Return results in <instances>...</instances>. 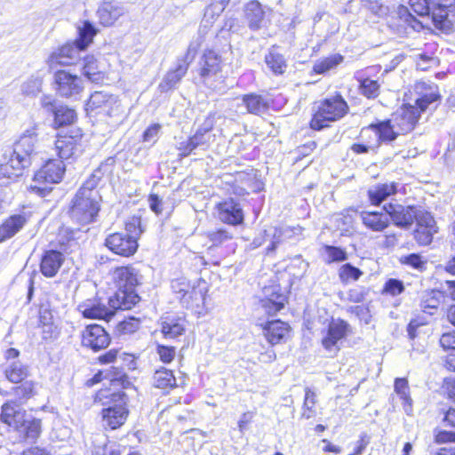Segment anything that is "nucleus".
Wrapping results in <instances>:
<instances>
[{"mask_svg": "<svg viewBox=\"0 0 455 455\" xmlns=\"http://www.w3.org/2000/svg\"><path fill=\"white\" fill-rule=\"evenodd\" d=\"M54 84L57 93L65 98L76 97L84 90L82 78L76 75H72L66 70H59L55 72Z\"/></svg>", "mask_w": 455, "mask_h": 455, "instance_id": "6e6552de", "label": "nucleus"}, {"mask_svg": "<svg viewBox=\"0 0 455 455\" xmlns=\"http://www.w3.org/2000/svg\"><path fill=\"white\" fill-rule=\"evenodd\" d=\"M53 115L54 125L56 127L70 125L76 118L75 110L64 105L58 106L56 110H54Z\"/></svg>", "mask_w": 455, "mask_h": 455, "instance_id": "58836bf2", "label": "nucleus"}, {"mask_svg": "<svg viewBox=\"0 0 455 455\" xmlns=\"http://www.w3.org/2000/svg\"><path fill=\"white\" fill-rule=\"evenodd\" d=\"M110 341L109 334L99 324L87 325L82 332V345L94 352L106 348Z\"/></svg>", "mask_w": 455, "mask_h": 455, "instance_id": "f8f14e48", "label": "nucleus"}, {"mask_svg": "<svg viewBox=\"0 0 455 455\" xmlns=\"http://www.w3.org/2000/svg\"><path fill=\"white\" fill-rule=\"evenodd\" d=\"M161 130L159 124H154L150 125L143 133V141L150 144H155L158 139V135Z\"/></svg>", "mask_w": 455, "mask_h": 455, "instance_id": "338daca9", "label": "nucleus"}, {"mask_svg": "<svg viewBox=\"0 0 455 455\" xmlns=\"http://www.w3.org/2000/svg\"><path fill=\"white\" fill-rule=\"evenodd\" d=\"M325 251L329 262L344 261L347 259V252L339 247L326 245Z\"/></svg>", "mask_w": 455, "mask_h": 455, "instance_id": "bf43d9fd", "label": "nucleus"}, {"mask_svg": "<svg viewBox=\"0 0 455 455\" xmlns=\"http://www.w3.org/2000/svg\"><path fill=\"white\" fill-rule=\"evenodd\" d=\"M265 62L275 75H283L287 68L286 60L283 56L274 48L265 56Z\"/></svg>", "mask_w": 455, "mask_h": 455, "instance_id": "e433bc0d", "label": "nucleus"}, {"mask_svg": "<svg viewBox=\"0 0 455 455\" xmlns=\"http://www.w3.org/2000/svg\"><path fill=\"white\" fill-rule=\"evenodd\" d=\"M44 77L40 73H36L28 77L21 84L22 94L28 97L36 96L42 90Z\"/></svg>", "mask_w": 455, "mask_h": 455, "instance_id": "ea45409f", "label": "nucleus"}, {"mask_svg": "<svg viewBox=\"0 0 455 455\" xmlns=\"http://www.w3.org/2000/svg\"><path fill=\"white\" fill-rule=\"evenodd\" d=\"M207 237L213 246H219L233 238V235L226 228H219L207 233Z\"/></svg>", "mask_w": 455, "mask_h": 455, "instance_id": "09e8293b", "label": "nucleus"}, {"mask_svg": "<svg viewBox=\"0 0 455 455\" xmlns=\"http://www.w3.org/2000/svg\"><path fill=\"white\" fill-rule=\"evenodd\" d=\"M199 47L200 42L198 41L189 44L182 63L179 64L174 70L169 71L159 84L158 88L162 92L173 89L180 83L186 75L189 63L195 59Z\"/></svg>", "mask_w": 455, "mask_h": 455, "instance_id": "0eeeda50", "label": "nucleus"}, {"mask_svg": "<svg viewBox=\"0 0 455 455\" xmlns=\"http://www.w3.org/2000/svg\"><path fill=\"white\" fill-rule=\"evenodd\" d=\"M348 105L341 95L327 98L320 102L314 115L310 126L314 130H321L331 122L342 118L348 112Z\"/></svg>", "mask_w": 455, "mask_h": 455, "instance_id": "20e7f679", "label": "nucleus"}, {"mask_svg": "<svg viewBox=\"0 0 455 455\" xmlns=\"http://www.w3.org/2000/svg\"><path fill=\"white\" fill-rule=\"evenodd\" d=\"M284 302L285 297L280 294L276 296L275 299H267L262 300V305L267 314L275 315L284 307Z\"/></svg>", "mask_w": 455, "mask_h": 455, "instance_id": "603ef678", "label": "nucleus"}, {"mask_svg": "<svg viewBox=\"0 0 455 455\" xmlns=\"http://www.w3.org/2000/svg\"><path fill=\"white\" fill-rule=\"evenodd\" d=\"M440 305V292L435 291H426L422 297L420 307L422 311L430 315L435 314V311Z\"/></svg>", "mask_w": 455, "mask_h": 455, "instance_id": "79ce46f5", "label": "nucleus"}, {"mask_svg": "<svg viewBox=\"0 0 455 455\" xmlns=\"http://www.w3.org/2000/svg\"><path fill=\"white\" fill-rule=\"evenodd\" d=\"M85 109L109 117L119 116L123 112L118 98L103 92H94L87 100Z\"/></svg>", "mask_w": 455, "mask_h": 455, "instance_id": "423d86ee", "label": "nucleus"}, {"mask_svg": "<svg viewBox=\"0 0 455 455\" xmlns=\"http://www.w3.org/2000/svg\"><path fill=\"white\" fill-rule=\"evenodd\" d=\"M439 343L444 351L455 354V330L443 332L439 339Z\"/></svg>", "mask_w": 455, "mask_h": 455, "instance_id": "5fc2aeb1", "label": "nucleus"}, {"mask_svg": "<svg viewBox=\"0 0 455 455\" xmlns=\"http://www.w3.org/2000/svg\"><path fill=\"white\" fill-rule=\"evenodd\" d=\"M185 320L183 318L165 317L161 323V332L166 339H176L185 331Z\"/></svg>", "mask_w": 455, "mask_h": 455, "instance_id": "2f4dec72", "label": "nucleus"}, {"mask_svg": "<svg viewBox=\"0 0 455 455\" xmlns=\"http://www.w3.org/2000/svg\"><path fill=\"white\" fill-rule=\"evenodd\" d=\"M112 280L116 291L108 299L111 307L121 310L131 309L140 301V297L135 291L139 283L138 273L132 267H119L112 272Z\"/></svg>", "mask_w": 455, "mask_h": 455, "instance_id": "f03ea898", "label": "nucleus"}, {"mask_svg": "<svg viewBox=\"0 0 455 455\" xmlns=\"http://www.w3.org/2000/svg\"><path fill=\"white\" fill-rule=\"evenodd\" d=\"M31 417L17 403L10 400L2 406L1 419L5 424L19 431Z\"/></svg>", "mask_w": 455, "mask_h": 455, "instance_id": "4468645a", "label": "nucleus"}, {"mask_svg": "<svg viewBox=\"0 0 455 455\" xmlns=\"http://www.w3.org/2000/svg\"><path fill=\"white\" fill-rule=\"evenodd\" d=\"M396 124L394 122V124H391L390 120L379 122L377 124H370L366 129L374 131L378 136L379 140L383 142H390L396 139L399 132H401L398 129L395 131Z\"/></svg>", "mask_w": 455, "mask_h": 455, "instance_id": "72a5a7b5", "label": "nucleus"}, {"mask_svg": "<svg viewBox=\"0 0 455 455\" xmlns=\"http://www.w3.org/2000/svg\"><path fill=\"white\" fill-rule=\"evenodd\" d=\"M347 328L348 324L345 321L333 320L329 324L327 335L322 340L324 348L329 351L336 348L338 341L346 336Z\"/></svg>", "mask_w": 455, "mask_h": 455, "instance_id": "a878e982", "label": "nucleus"}, {"mask_svg": "<svg viewBox=\"0 0 455 455\" xmlns=\"http://www.w3.org/2000/svg\"><path fill=\"white\" fill-rule=\"evenodd\" d=\"M100 199L99 193L91 195L84 190H78L72 201L71 217L80 224L93 221L100 211Z\"/></svg>", "mask_w": 455, "mask_h": 455, "instance_id": "39448f33", "label": "nucleus"}, {"mask_svg": "<svg viewBox=\"0 0 455 455\" xmlns=\"http://www.w3.org/2000/svg\"><path fill=\"white\" fill-rule=\"evenodd\" d=\"M66 172L62 160L50 159L38 170L29 186V190L39 196H47L52 189V185L61 181Z\"/></svg>", "mask_w": 455, "mask_h": 455, "instance_id": "7ed1b4c3", "label": "nucleus"}, {"mask_svg": "<svg viewBox=\"0 0 455 455\" xmlns=\"http://www.w3.org/2000/svg\"><path fill=\"white\" fill-rule=\"evenodd\" d=\"M31 162L19 154H14V150L6 152L4 155L2 163H0V177L9 180H14L22 175L23 170L30 165Z\"/></svg>", "mask_w": 455, "mask_h": 455, "instance_id": "9b49d317", "label": "nucleus"}, {"mask_svg": "<svg viewBox=\"0 0 455 455\" xmlns=\"http://www.w3.org/2000/svg\"><path fill=\"white\" fill-rule=\"evenodd\" d=\"M218 219L226 224L237 226L243 221V212L240 204L233 198L220 202L216 206Z\"/></svg>", "mask_w": 455, "mask_h": 455, "instance_id": "2eb2a0df", "label": "nucleus"}, {"mask_svg": "<svg viewBox=\"0 0 455 455\" xmlns=\"http://www.w3.org/2000/svg\"><path fill=\"white\" fill-rule=\"evenodd\" d=\"M362 275L363 272L359 268L352 266L349 263L341 266L339 271V279L343 283H347L350 280L356 281Z\"/></svg>", "mask_w": 455, "mask_h": 455, "instance_id": "de8ad7c7", "label": "nucleus"}, {"mask_svg": "<svg viewBox=\"0 0 455 455\" xmlns=\"http://www.w3.org/2000/svg\"><path fill=\"white\" fill-rule=\"evenodd\" d=\"M416 90L420 94V97L415 101L416 106L410 104L403 105L400 111L396 113L394 119V122L396 124V129L403 133H407L412 131L418 123L420 113L426 111L431 104L440 99V95L435 85H430L425 82H420L416 84Z\"/></svg>", "mask_w": 455, "mask_h": 455, "instance_id": "f257e3e1", "label": "nucleus"}, {"mask_svg": "<svg viewBox=\"0 0 455 455\" xmlns=\"http://www.w3.org/2000/svg\"><path fill=\"white\" fill-rule=\"evenodd\" d=\"M399 14L402 19H404V21L411 27L414 30H419L422 28V22L418 20L411 12L405 7H402L399 10Z\"/></svg>", "mask_w": 455, "mask_h": 455, "instance_id": "0e129e2a", "label": "nucleus"}, {"mask_svg": "<svg viewBox=\"0 0 455 455\" xmlns=\"http://www.w3.org/2000/svg\"><path fill=\"white\" fill-rule=\"evenodd\" d=\"M410 5L411 11L420 17L431 15V9L427 0H410Z\"/></svg>", "mask_w": 455, "mask_h": 455, "instance_id": "6e6d98bb", "label": "nucleus"}, {"mask_svg": "<svg viewBox=\"0 0 455 455\" xmlns=\"http://www.w3.org/2000/svg\"><path fill=\"white\" fill-rule=\"evenodd\" d=\"M344 58L342 55L336 53L329 57L318 60L314 67L313 70L316 74H324L327 71L335 68L339 64L343 61Z\"/></svg>", "mask_w": 455, "mask_h": 455, "instance_id": "a19ab883", "label": "nucleus"}, {"mask_svg": "<svg viewBox=\"0 0 455 455\" xmlns=\"http://www.w3.org/2000/svg\"><path fill=\"white\" fill-rule=\"evenodd\" d=\"M245 20L252 30H259L267 23L265 8L258 1H251L244 7Z\"/></svg>", "mask_w": 455, "mask_h": 455, "instance_id": "412c9836", "label": "nucleus"}, {"mask_svg": "<svg viewBox=\"0 0 455 455\" xmlns=\"http://www.w3.org/2000/svg\"><path fill=\"white\" fill-rule=\"evenodd\" d=\"M404 291V286L402 281L398 279H389L384 287V291L392 295L396 296L401 294Z\"/></svg>", "mask_w": 455, "mask_h": 455, "instance_id": "e2e57ef3", "label": "nucleus"}, {"mask_svg": "<svg viewBox=\"0 0 455 455\" xmlns=\"http://www.w3.org/2000/svg\"><path fill=\"white\" fill-rule=\"evenodd\" d=\"M82 138L80 131H76L73 135H59L55 140V150L60 158V160H68L71 158Z\"/></svg>", "mask_w": 455, "mask_h": 455, "instance_id": "6ab92c4d", "label": "nucleus"}, {"mask_svg": "<svg viewBox=\"0 0 455 455\" xmlns=\"http://www.w3.org/2000/svg\"><path fill=\"white\" fill-rule=\"evenodd\" d=\"M37 144V132L36 128L32 127L27 130L20 137L19 140L14 144L13 150L14 154H20L22 156L28 158L31 162L33 154L36 153Z\"/></svg>", "mask_w": 455, "mask_h": 455, "instance_id": "5701e85b", "label": "nucleus"}, {"mask_svg": "<svg viewBox=\"0 0 455 455\" xmlns=\"http://www.w3.org/2000/svg\"><path fill=\"white\" fill-rule=\"evenodd\" d=\"M207 291V283L199 280L196 285L191 286L188 294L178 296V298L185 307L200 313V308L204 305Z\"/></svg>", "mask_w": 455, "mask_h": 455, "instance_id": "f3484780", "label": "nucleus"}, {"mask_svg": "<svg viewBox=\"0 0 455 455\" xmlns=\"http://www.w3.org/2000/svg\"><path fill=\"white\" fill-rule=\"evenodd\" d=\"M191 286L190 283L185 278L175 279L172 282V288L179 296L188 294Z\"/></svg>", "mask_w": 455, "mask_h": 455, "instance_id": "69168bd1", "label": "nucleus"}, {"mask_svg": "<svg viewBox=\"0 0 455 455\" xmlns=\"http://www.w3.org/2000/svg\"><path fill=\"white\" fill-rule=\"evenodd\" d=\"M243 102L245 105L248 113L254 115H260L268 108L266 99L254 93L243 95Z\"/></svg>", "mask_w": 455, "mask_h": 455, "instance_id": "c9c22d12", "label": "nucleus"}, {"mask_svg": "<svg viewBox=\"0 0 455 455\" xmlns=\"http://www.w3.org/2000/svg\"><path fill=\"white\" fill-rule=\"evenodd\" d=\"M264 236L270 239V245L267 247V253L275 251L276 246L284 239L290 238L292 230L289 227H269L263 231Z\"/></svg>", "mask_w": 455, "mask_h": 455, "instance_id": "473e14b6", "label": "nucleus"}, {"mask_svg": "<svg viewBox=\"0 0 455 455\" xmlns=\"http://www.w3.org/2000/svg\"><path fill=\"white\" fill-rule=\"evenodd\" d=\"M396 191L397 185L395 182L377 184L369 188L368 196L372 204L379 205Z\"/></svg>", "mask_w": 455, "mask_h": 455, "instance_id": "7c9ffc66", "label": "nucleus"}, {"mask_svg": "<svg viewBox=\"0 0 455 455\" xmlns=\"http://www.w3.org/2000/svg\"><path fill=\"white\" fill-rule=\"evenodd\" d=\"M432 21L435 27L449 34L455 28V5L452 7L437 8L431 12Z\"/></svg>", "mask_w": 455, "mask_h": 455, "instance_id": "4be33fe9", "label": "nucleus"}, {"mask_svg": "<svg viewBox=\"0 0 455 455\" xmlns=\"http://www.w3.org/2000/svg\"><path fill=\"white\" fill-rule=\"evenodd\" d=\"M64 255L56 250L44 251L41 258L40 271L48 278L54 277L64 263Z\"/></svg>", "mask_w": 455, "mask_h": 455, "instance_id": "aec40b11", "label": "nucleus"}, {"mask_svg": "<svg viewBox=\"0 0 455 455\" xmlns=\"http://www.w3.org/2000/svg\"><path fill=\"white\" fill-rule=\"evenodd\" d=\"M153 384L156 387L161 389L172 388L176 387V379L172 371L161 368L155 371Z\"/></svg>", "mask_w": 455, "mask_h": 455, "instance_id": "4c0bfd02", "label": "nucleus"}, {"mask_svg": "<svg viewBox=\"0 0 455 455\" xmlns=\"http://www.w3.org/2000/svg\"><path fill=\"white\" fill-rule=\"evenodd\" d=\"M200 76L204 80L216 76L222 69L221 57L212 50L204 52L200 62Z\"/></svg>", "mask_w": 455, "mask_h": 455, "instance_id": "393cba45", "label": "nucleus"}, {"mask_svg": "<svg viewBox=\"0 0 455 455\" xmlns=\"http://www.w3.org/2000/svg\"><path fill=\"white\" fill-rule=\"evenodd\" d=\"M108 304L109 303L108 302ZM77 309L84 318L109 322L118 308L113 307L110 305L106 306L101 302H85L80 304Z\"/></svg>", "mask_w": 455, "mask_h": 455, "instance_id": "a211bd4d", "label": "nucleus"}, {"mask_svg": "<svg viewBox=\"0 0 455 455\" xmlns=\"http://www.w3.org/2000/svg\"><path fill=\"white\" fill-rule=\"evenodd\" d=\"M83 75L92 83L100 84L105 79V71L102 65L93 55H86L82 61Z\"/></svg>", "mask_w": 455, "mask_h": 455, "instance_id": "cd10ccee", "label": "nucleus"}, {"mask_svg": "<svg viewBox=\"0 0 455 455\" xmlns=\"http://www.w3.org/2000/svg\"><path fill=\"white\" fill-rule=\"evenodd\" d=\"M362 220L367 228L377 232L384 230L389 223L387 212H362Z\"/></svg>", "mask_w": 455, "mask_h": 455, "instance_id": "f704fd0d", "label": "nucleus"}, {"mask_svg": "<svg viewBox=\"0 0 455 455\" xmlns=\"http://www.w3.org/2000/svg\"><path fill=\"white\" fill-rule=\"evenodd\" d=\"M104 244L113 253L123 257L133 255L138 249V242L135 241V236L121 231L108 235Z\"/></svg>", "mask_w": 455, "mask_h": 455, "instance_id": "1a4fd4ad", "label": "nucleus"}, {"mask_svg": "<svg viewBox=\"0 0 455 455\" xmlns=\"http://www.w3.org/2000/svg\"><path fill=\"white\" fill-rule=\"evenodd\" d=\"M380 85L376 80L364 78L360 83L361 93L368 99H375L379 94Z\"/></svg>", "mask_w": 455, "mask_h": 455, "instance_id": "49530a36", "label": "nucleus"}, {"mask_svg": "<svg viewBox=\"0 0 455 455\" xmlns=\"http://www.w3.org/2000/svg\"><path fill=\"white\" fill-rule=\"evenodd\" d=\"M19 432L28 440H36L41 433V420L30 418Z\"/></svg>", "mask_w": 455, "mask_h": 455, "instance_id": "a18cd8bd", "label": "nucleus"}, {"mask_svg": "<svg viewBox=\"0 0 455 455\" xmlns=\"http://www.w3.org/2000/svg\"><path fill=\"white\" fill-rule=\"evenodd\" d=\"M140 224L141 221L140 218L132 217L125 223V229L123 232H127L135 236V241L137 242L139 236L143 232Z\"/></svg>", "mask_w": 455, "mask_h": 455, "instance_id": "052dcab7", "label": "nucleus"}, {"mask_svg": "<svg viewBox=\"0 0 455 455\" xmlns=\"http://www.w3.org/2000/svg\"><path fill=\"white\" fill-rule=\"evenodd\" d=\"M105 165L100 164L93 172L90 175V177L85 180L83 186L79 188V190H84L85 193L92 195V193H99L95 190L98 186L100 180L104 176L103 168Z\"/></svg>", "mask_w": 455, "mask_h": 455, "instance_id": "c03bdc74", "label": "nucleus"}, {"mask_svg": "<svg viewBox=\"0 0 455 455\" xmlns=\"http://www.w3.org/2000/svg\"><path fill=\"white\" fill-rule=\"evenodd\" d=\"M4 373L8 380L19 383L28 376V369L20 362H14L5 369Z\"/></svg>", "mask_w": 455, "mask_h": 455, "instance_id": "37998d69", "label": "nucleus"}, {"mask_svg": "<svg viewBox=\"0 0 455 455\" xmlns=\"http://www.w3.org/2000/svg\"><path fill=\"white\" fill-rule=\"evenodd\" d=\"M128 416V409L124 403H114L102 410L104 423L111 429H116L124 424Z\"/></svg>", "mask_w": 455, "mask_h": 455, "instance_id": "b1692460", "label": "nucleus"}, {"mask_svg": "<svg viewBox=\"0 0 455 455\" xmlns=\"http://www.w3.org/2000/svg\"><path fill=\"white\" fill-rule=\"evenodd\" d=\"M157 354L163 363H171L175 356V347L159 345L157 347Z\"/></svg>", "mask_w": 455, "mask_h": 455, "instance_id": "774afa93", "label": "nucleus"}, {"mask_svg": "<svg viewBox=\"0 0 455 455\" xmlns=\"http://www.w3.org/2000/svg\"><path fill=\"white\" fill-rule=\"evenodd\" d=\"M127 12L128 9L123 3L105 0L99 5L97 16L100 24L104 27H111Z\"/></svg>", "mask_w": 455, "mask_h": 455, "instance_id": "ddd939ff", "label": "nucleus"}, {"mask_svg": "<svg viewBox=\"0 0 455 455\" xmlns=\"http://www.w3.org/2000/svg\"><path fill=\"white\" fill-rule=\"evenodd\" d=\"M76 30L78 36L74 42L77 44V47L85 51L92 44L93 38L99 30L89 20L77 23Z\"/></svg>", "mask_w": 455, "mask_h": 455, "instance_id": "c756f323", "label": "nucleus"}, {"mask_svg": "<svg viewBox=\"0 0 455 455\" xmlns=\"http://www.w3.org/2000/svg\"><path fill=\"white\" fill-rule=\"evenodd\" d=\"M140 327V320L134 317H130L126 320L119 322L117 324V331L120 334L133 333Z\"/></svg>", "mask_w": 455, "mask_h": 455, "instance_id": "4d7b16f0", "label": "nucleus"}, {"mask_svg": "<svg viewBox=\"0 0 455 455\" xmlns=\"http://www.w3.org/2000/svg\"><path fill=\"white\" fill-rule=\"evenodd\" d=\"M414 213V220L417 222V227L437 228L435 226V221L429 212L415 208Z\"/></svg>", "mask_w": 455, "mask_h": 455, "instance_id": "8fccbe9b", "label": "nucleus"}, {"mask_svg": "<svg viewBox=\"0 0 455 455\" xmlns=\"http://www.w3.org/2000/svg\"><path fill=\"white\" fill-rule=\"evenodd\" d=\"M289 325L280 320L267 322L263 327V333L268 343L276 345L288 334Z\"/></svg>", "mask_w": 455, "mask_h": 455, "instance_id": "c85d7f7f", "label": "nucleus"}, {"mask_svg": "<svg viewBox=\"0 0 455 455\" xmlns=\"http://www.w3.org/2000/svg\"><path fill=\"white\" fill-rule=\"evenodd\" d=\"M198 148L206 149L212 139L210 129H198L196 132L191 136Z\"/></svg>", "mask_w": 455, "mask_h": 455, "instance_id": "864d4df0", "label": "nucleus"}, {"mask_svg": "<svg viewBox=\"0 0 455 455\" xmlns=\"http://www.w3.org/2000/svg\"><path fill=\"white\" fill-rule=\"evenodd\" d=\"M437 232V228H427L417 227L414 231V237L416 241L421 245H428L432 240L433 235Z\"/></svg>", "mask_w": 455, "mask_h": 455, "instance_id": "3c124183", "label": "nucleus"}, {"mask_svg": "<svg viewBox=\"0 0 455 455\" xmlns=\"http://www.w3.org/2000/svg\"><path fill=\"white\" fill-rule=\"evenodd\" d=\"M394 387L400 398H410V387L405 378L395 379Z\"/></svg>", "mask_w": 455, "mask_h": 455, "instance_id": "680f3d73", "label": "nucleus"}, {"mask_svg": "<svg viewBox=\"0 0 455 455\" xmlns=\"http://www.w3.org/2000/svg\"><path fill=\"white\" fill-rule=\"evenodd\" d=\"M28 221V215L25 212L13 214L0 225L1 239L8 240L20 232Z\"/></svg>", "mask_w": 455, "mask_h": 455, "instance_id": "bb28decb", "label": "nucleus"}, {"mask_svg": "<svg viewBox=\"0 0 455 455\" xmlns=\"http://www.w3.org/2000/svg\"><path fill=\"white\" fill-rule=\"evenodd\" d=\"M403 264L411 266V267L422 271L426 267L427 261L422 259L419 254L411 253L401 259Z\"/></svg>", "mask_w": 455, "mask_h": 455, "instance_id": "13d9d810", "label": "nucleus"}, {"mask_svg": "<svg viewBox=\"0 0 455 455\" xmlns=\"http://www.w3.org/2000/svg\"><path fill=\"white\" fill-rule=\"evenodd\" d=\"M83 51L74 41L68 42L49 55L47 63L52 69L58 66L73 65L77 61L79 54Z\"/></svg>", "mask_w": 455, "mask_h": 455, "instance_id": "9d476101", "label": "nucleus"}, {"mask_svg": "<svg viewBox=\"0 0 455 455\" xmlns=\"http://www.w3.org/2000/svg\"><path fill=\"white\" fill-rule=\"evenodd\" d=\"M414 206H403L398 204H388L384 206V210L393 223L399 228H409L412 225L415 218Z\"/></svg>", "mask_w": 455, "mask_h": 455, "instance_id": "dca6fc26", "label": "nucleus"}]
</instances>
